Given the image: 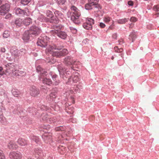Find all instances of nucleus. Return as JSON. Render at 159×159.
I'll use <instances>...</instances> for the list:
<instances>
[{
    "label": "nucleus",
    "instance_id": "obj_1",
    "mask_svg": "<svg viewBox=\"0 0 159 159\" xmlns=\"http://www.w3.org/2000/svg\"><path fill=\"white\" fill-rule=\"evenodd\" d=\"M36 70L40 74L39 80L42 83L48 85L52 84V82L49 78V75L47 74V72L43 69L40 66H39L36 68Z\"/></svg>",
    "mask_w": 159,
    "mask_h": 159
},
{
    "label": "nucleus",
    "instance_id": "obj_2",
    "mask_svg": "<svg viewBox=\"0 0 159 159\" xmlns=\"http://www.w3.org/2000/svg\"><path fill=\"white\" fill-rule=\"evenodd\" d=\"M72 15L71 17V20L76 24H79L81 22V20L79 19L80 13V11L75 7L73 6L71 7Z\"/></svg>",
    "mask_w": 159,
    "mask_h": 159
},
{
    "label": "nucleus",
    "instance_id": "obj_3",
    "mask_svg": "<svg viewBox=\"0 0 159 159\" xmlns=\"http://www.w3.org/2000/svg\"><path fill=\"white\" fill-rule=\"evenodd\" d=\"M6 68L5 74L8 75L10 74H13L14 75H17L18 70L16 69V68L13 63H8L5 65Z\"/></svg>",
    "mask_w": 159,
    "mask_h": 159
},
{
    "label": "nucleus",
    "instance_id": "obj_4",
    "mask_svg": "<svg viewBox=\"0 0 159 159\" xmlns=\"http://www.w3.org/2000/svg\"><path fill=\"white\" fill-rule=\"evenodd\" d=\"M58 70L59 72L60 76L64 79L65 76L66 78L69 77L68 75L71 74V73L69 70H66L65 68H63L61 65H59L57 67Z\"/></svg>",
    "mask_w": 159,
    "mask_h": 159
},
{
    "label": "nucleus",
    "instance_id": "obj_5",
    "mask_svg": "<svg viewBox=\"0 0 159 159\" xmlns=\"http://www.w3.org/2000/svg\"><path fill=\"white\" fill-rule=\"evenodd\" d=\"M28 31L30 33V34L33 37L38 35L42 32L40 28L35 25L31 26Z\"/></svg>",
    "mask_w": 159,
    "mask_h": 159
},
{
    "label": "nucleus",
    "instance_id": "obj_6",
    "mask_svg": "<svg viewBox=\"0 0 159 159\" xmlns=\"http://www.w3.org/2000/svg\"><path fill=\"white\" fill-rule=\"evenodd\" d=\"M25 52V51L24 49H22L19 51L15 47H12L10 50L11 56L15 58H16L20 55H22L23 54H21V52H23L24 53Z\"/></svg>",
    "mask_w": 159,
    "mask_h": 159
},
{
    "label": "nucleus",
    "instance_id": "obj_7",
    "mask_svg": "<svg viewBox=\"0 0 159 159\" xmlns=\"http://www.w3.org/2000/svg\"><path fill=\"white\" fill-rule=\"evenodd\" d=\"M94 20L91 18H86L85 22L83 24V27L85 29L91 30L92 29V26L94 24Z\"/></svg>",
    "mask_w": 159,
    "mask_h": 159
},
{
    "label": "nucleus",
    "instance_id": "obj_8",
    "mask_svg": "<svg viewBox=\"0 0 159 159\" xmlns=\"http://www.w3.org/2000/svg\"><path fill=\"white\" fill-rule=\"evenodd\" d=\"M10 6L8 3H5L0 7V14L4 15L10 10Z\"/></svg>",
    "mask_w": 159,
    "mask_h": 159
},
{
    "label": "nucleus",
    "instance_id": "obj_9",
    "mask_svg": "<svg viewBox=\"0 0 159 159\" xmlns=\"http://www.w3.org/2000/svg\"><path fill=\"white\" fill-rule=\"evenodd\" d=\"M68 52L66 49H63L61 51L58 52L55 51L52 53V55L53 56H56L57 57H61L64 56L68 54Z\"/></svg>",
    "mask_w": 159,
    "mask_h": 159
},
{
    "label": "nucleus",
    "instance_id": "obj_10",
    "mask_svg": "<svg viewBox=\"0 0 159 159\" xmlns=\"http://www.w3.org/2000/svg\"><path fill=\"white\" fill-rule=\"evenodd\" d=\"M47 37L45 36L43 38L41 37L39 39L37 43L38 46L41 47H45L47 45L48 41H47Z\"/></svg>",
    "mask_w": 159,
    "mask_h": 159
},
{
    "label": "nucleus",
    "instance_id": "obj_11",
    "mask_svg": "<svg viewBox=\"0 0 159 159\" xmlns=\"http://www.w3.org/2000/svg\"><path fill=\"white\" fill-rule=\"evenodd\" d=\"M64 63L67 65H73L71 67L72 69L74 67V65H77L76 62L74 61L72 57H67L65 58L64 61Z\"/></svg>",
    "mask_w": 159,
    "mask_h": 159
},
{
    "label": "nucleus",
    "instance_id": "obj_12",
    "mask_svg": "<svg viewBox=\"0 0 159 159\" xmlns=\"http://www.w3.org/2000/svg\"><path fill=\"white\" fill-rule=\"evenodd\" d=\"M98 1L99 0H88V2L89 3L94 6L95 11H99L101 9L100 5L98 4Z\"/></svg>",
    "mask_w": 159,
    "mask_h": 159
},
{
    "label": "nucleus",
    "instance_id": "obj_13",
    "mask_svg": "<svg viewBox=\"0 0 159 159\" xmlns=\"http://www.w3.org/2000/svg\"><path fill=\"white\" fill-rule=\"evenodd\" d=\"M46 15L48 17V18L47 19L48 21L51 23H55L57 22V20L53 16L52 11L49 10L47 11Z\"/></svg>",
    "mask_w": 159,
    "mask_h": 159
},
{
    "label": "nucleus",
    "instance_id": "obj_14",
    "mask_svg": "<svg viewBox=\"0 0 159 159\" xmlns=\"http://www.w3.org/2000/svg\"><path fill=\"white\" fill-rule=\"evenodd\" d=\"M9 157L11 159H21L22 157L20 153L15 152H11L9 154Z\"/></svg>",
    "mask_w": 159,
    "mask_h": 159
},
{
    "label": "nucleus",
    "instance_id": "obj_15",
    "mask_svg": "<svg viewBox=\"0 0 159 159\" xmlns=\"http://www.w3.org/2000/svg\"><path fill=\"white\" fill-rule=\"evenodd\" d=\"M79 74L77 72H75L73 75L72 76V78H69V81H71L72 80L73 81L74 83H76L79 81Z\"/></svg>",
    "mask_w": 159,
    "mask_h": 159
},
{
    "label": "nucleus",
    "instance_id": "obj_16",
    "mask_svg": "<svg viewBox=\"0 0 159 159\" xmlns=\"http://www.w3.org/2000/svg\"><path fill=\"white\" fill-rule=\"evenodd\" d=\"M39 91L35 87L33 86L30 89V93L31 96L36 97L39 94Z\"/></svg>",
    "mask_w": 159,
    "mask_h": 159
},
{
    "label": "nucleus",
    "instance_id": "obj_17",
    "mask_svg": "<svg viewBox=\"0 0 159 159\" xmlns=\"http://www.w3.org/2000/svg\"><path fill=\"white\" fill-rule=\"evenodd\" d=\"M62 28L61 25H56L53 26V30H51V33L53 34L54 35H55V34L59 32Z\"/></svg>",
    "mask_w": 159,
    "mask_h": 159
},
{
    "label": "nucleus",
    "instance_id": "obj_18",
    "mask_svg": "<svg viewBox=\"0 0 159 159\" xmlns=\"http://www.w3.org/2000/svg\"><path fill=\"white\" fill-rule=\"evenodd\" d=\"M63 47L62 46H59L58 45H57V46L54 45L52 46H50L49 48L47 49V50H48V52H52V50H60Z\"/></svg>",
    "mask_w": 159,
    "mask_h": 159
},
{
    "label": "nucleus",
    "instance_id": "obj_19",
    "mask_svg": "<svg viewBox=\"0 0 159 159\" xmlns=\"http://www.w3.org/2000/svg\"><path fill=\"white\" fill-rule=\"evenodd\" d=\"M32 37H33L30 34L29 31L27 30L24 33L22 38L25 42H27Z\"/></svg>",
    "mask_w": 159,
    "mask_h": 159
},
{
    "label": "nucleus",
    "instance_id": "obj_20",
    "mask_svg": "<svg viewBox=\"0 0 159 159\" xmlns=\"http://www.w3.org/2000/svg\"><path fill=\"white\" fill-rule=\"evenodd\" d=\"M14 11L16 15L20 16H22L26 14L24 10H22L19 8H15L14 9Z\"/></svg>",
    "mask_w": 159,
    "mask_h": 159
},
{
    "label": "nucleus",
    "instance_id": "obj_21",
    "mask_svg": "<svg viewBox=\"0 0 159 159\" xmlns=\"http://www.w3.org/2000/svg\"><path fill=\"white\" fill-rule=\"evenodd\" d=\"M7 147L9 149H14L17 148V145L13 141H10L8 143Z\"/></svg>",
    "mask_w": 159,
    "mask_h": 159
},
{
    "label": "nucleus",
    "instance_id": "obj_22",
    "mask_svg": "<svg viewBox=\"0 0 159 159\" xmlns=\"http://www.w3.org/2000/svg\"><path fill=\"white\" fill-rule=\"evenodd\" d=\"M55 35H57L59 37L63 39H65L67 36V35L65 32L60 31Z\"/></svg>",
    "mask_w": 159,
    "mask_h": 159
},
{
    "label": "nucleus",
    "instance_id": "obj_23",
    "mask_svg": "<svg viewBox=\"0 0 159 159\" xmlns=\"http://www.w3.org/2000/svg\"><path fill=\"white\" fill-rule=\"evenodd\" d=\"M42 138L44 140L45 142L47 143L48 142H50L52 140L51 135L49 134H44L43 135Z\"/></svg>",
    "mask_w": 159,
    "mask_h": 159
},
{
    "label": "nucleus",
    "instance_id": "obj_24",
    "mask_svg": "<svg viewBox=\"0 0 159 159\" xmlns=\"http://www.w3.org/2000/svg\"><path fill=\"white\" fill-rule=\"evenodd\" d=\"M18 144L20 146H25L27 143V142L25 139L22 138H19L17 140Z\"/></svg>",
    "mask_w": 159,
    "mask_h": 159
},
{
    "label": "nucleus",
    "instance_id": "obj_25",
    "mask_svg": "<svg viewBox=\"0 0 159 159\" xmlns=\"http://www.w3.org/2000/svg\"><path fill=\"white\" fill-rule=\"evenodd\" d=\"M54 13L55 16L59 20L63 19L64 18V15L60 11H55Z\"/></svg>",
    "mask_w": 159,
    "mask_h": 159
},
{
    "label": "nucleus",
    "instance_id": "obj_26",
    "mask_svg": "<svg viewBox=\"0 0 159 159\" xmlns=\"http://www.w3.org/2000/svg\"><path fill=\"white\" fill-rule=\"evenodd\" d=\"M56 93H52L49 96L47 97V99L50 101H53L54 99L56 98Z\"/></svg>",
    "mask_w": 159,
    "mask_h": 159
},
{
    "label": "nucleus",
    "instance_id": "obj_27",
    "mask_svg": "<svg viewBox=\"0 0 159 159\" xmlns=\"http://www.w3.org/2000/svg\"><path fill=\"white\" fill-rule=\"evenodd\" d=\"M32 22V20L29 17H27L23 20V24L26 25H29Z\"/></svg>",
    "mask_w": 159,
    "mask_h": 159
},
{
    "label": "nucleus",
    "instance_id": "obj_28",
    "mask_svg": "<svg viewBox=\"0 0 159 159\" xmlns=\"http://www.w3.org/2000/svg\"><path fill=\"white\" fill-rule=\"evenodd\" d=\"M15 24L19 26H21L23 24V20L20 19H16L15 21Z\"/></svg>",
    "mask_w": 159,
    "mask_h": 159
},
{
    "label": "nucleus",
    "instance_id": "obj_29",
    "mask_svg": "<svg viewBox=\"0 0 159 159\" xmlns=\"http://www.w3.org/2000/svg\"><path fill=\"white\" fill-rule=\"evenodd\" d=\"M129 19L124 18V19H120L117 21V22L119 24H124L128 21Z\"/></svg>",
    "mask_w": 159,
    "mask_h": 159
},
{
    "label": "nucleus",
    "instance_id": "obj_30",
    "mask_svg": "<svg viewBox=\"0 0 159 159\" xmlns=\"http://www.w3.org/2000/svg\"><path fill=\"white\" fill-rule=\"evenodd\" d=\"M10 34V32L8 30H5L2 34V36L4 38H7L9 37Z\"/></svg>",
    "mask_w": 159,
    "mask_h": 159
},
{
    "label": "nucleus",
    "instance_id": "obj_31",
    "mask_svg": "<svg viewBox=\"0 0 159 159\" xmlns=\"http://www.w3.org/2000/svg\"><path fill=\"white\" fill-rule=\"evenodd\" d=\"M93 6L94 7V6L93 5L89 3V2H88V3L85 5V7L86 9L89 10L93 9Z\"/></svg>",
    "mask_w": 159,
    "mask_h": 159
},
{
    "label": "nucleus",
    "instance_id": "obj_32",
    "mask_svg": "<svg viewBox=\"0 0 159 159\" xmlns=\"http://www.w3.org/2000/svg\"><path fill=\"white\" fill-rule=\"evenodd\" d=\"M111 18L108 16H105L103 18V20L104 22L106 23H108L111 20Z\"/></svg>",
    "mask_w": 159,
    "mask_h": 159
},
{
    "label": "nucleus",
    "instance_id": "obj_33",
    "mask_svg": "<svg viewBox=\"0 0 159 159\" xmlns=\"http://www.w3.org/2000/svg\"><path fill=\"white\" fill-rule=\"evenodd\" d=\"M34 152L35 154L39 155H41L42 151L40 148H36L34 149Z\"/></svg>",
    "mask_w": 159,
    "mask_h": 159
},
{
    "label": "nucleus",
    "instance_id": "obj_34",
    "mask_svg": "<svg viewBox=\"0 0 159 159\" xmlns=\"http://www.w3.org/2000/svg\"><path fill=\"white\" fill-rule=\"evenodd\" d=\"M39 20L41 21H48L47 19L44 18V16L43 15H40L38 18Z\"/></svg>",
    "mask_w": 159,
    "mask_h": 159
},
{
    "label": "nucleus",
    "instance_id": "obj_35",
    "mask_svg": "<svg viewBox=\"0 0 159 159\" xmlns=\"http://www.w3.org/2000/svg\"><path fill=\"white\" fill-rule=\"evenodd\" d=\"M129 37L131 38L132 39V42H133L134 40L135 39L136 37V36L135 35V33L134 32H132L131 34H130Z\"/></svg>",
    "mask_w": 159,
    "mask_h": 159
},
{
    "label": "nucleus",
    "instance_id": "obj_36",
    "mask_svg": "<svg viewBox=\"0 0 159 159\" xmlns=\"http://www.w3.org/2000/svg\"><path fill=\"white\" fill-rule=\"evenodd\" d=\"M69 134V133H66V132H64L62 134L61 136L59 137V140H58V141H60V140H61V138H63L66 136H68Z\"/></svg>",
    "mask_w": 159,
    "mask_h": 159
},
{
    "label": "nucleus",
    "instance_id": "obj_37",
    "mask_svg": "<svg viewBox=\"0 0 159 159\" xmlns=\"http://www.w3.org/2000/svg\"><path fill=\"white\" fill-rule=\"evenodd\" d=\"M31 0H21V3L24 5H27L30 1Z\"/></svg>",
    "mask_w": 159,
    "mask_h": 159
},
{
    "label": "nucleus",
    "instance_id": "obj_38",
    "mask_svg": "<svg viewBox=\"0 0 159 159\" xmlns=\"http://www.w3.org/2000/svg\"><path fill=\"white\" fill-rule=\"evenodd\" d=\"M31 138L32 140L34 141L36 143H38L40 141L39 139L37 136H33Z\"/></svg>",
    "mask_w": 159,
    "mask_h": 159
},
{
    "label": "nucleus",
    "instance_id": "obj_39",
    "mask_svg": "<svg viewBox=\"0 0 159 159\" xmlns=\"http://www.w3.org/2000/svg\"><path fill=\"white\" fill-rule=\"evenodd\" d=\"M49 75V76L50 75L51 76H52V78L53 80H56V78L57 77V75L54 74L52 72H50Z\"/></svg>",
    "mask_w": 159,
    "mask_h": 159
},
{
    "label": "nucleus",
    "instance_id": "obj_40",
    "mask_svg": "<svg viewBox=\"0 0 159 159\" xmlns=\"http://www.w3.org/2000/svg\"><path fill=\"white\" fill-rule=\"evenodd\" d=\"M0 121L1 123L4 125H5L7 124V121L5 119V118L4 117H0Z\"/></svg>",
    "mask_w": 159,
    "mask_h": 159
},
{
    "label": "nucleus",
    "instance_id": "obj_41",
    "mask_svg": "<svg viewBox=\"0 0 159 159\" xmlns=\"http://www.w3.org/2000/svg\"><path fill=\"white\" fill-rule=\"evenodd\" d=\"M65 129V127L63 126L57 127L55 128V130L56 131H63Z\"/></svg>",
    "mask_w": 159,
    "mask_h": 159
},
{
    "label": "nucleus",
    "instance_id": "obj_42",
    "mask_svg": "<svg viewBox=\"0 0 159 159\" xmlns=\"http://www.w3.org/2000/svg\"><path fill=\"white\" fill-rule=\"evenodd\" d=\"M56 1L58 4L63 5L65 2L66 0H56Z\"/></svg>",
    "mask_w": 159,
    "mask_h": 159
},
{
    "label": "nucleus",
    "instance_id": "obj_43",
    "mask_svg": "<svg viewBox=\"0 0 159 159\" xmlns=\"http://www.w3.org/2000/svg\"><path fill=\"white\" fill-rule=\"evenodd\" d=\"M0 159H5L4 154L3 152L1 150H0Z\"/></svg>",
    "mask_w": 159,
    "mask_h": 159
},
{
    "label": "nucleus",
    "instance_id": "obj_44",
    "mask_svg": "<svg viewBox=\"0 0 159 159\" xmlns=\"http://www.w3.org/2000/svg\"><path fill=\"white\" fill-rule=\"evenodd\" d=\"M12 94L15 97H17L20 94V92L18 91L13 90L12 91Z\"/></svg>",
    "mask_w": 159,
    "mask_h": 159
},
{
    "label": "nucleus",
    "instance_id": "obj_45",
    "mask_svg": "<svg viewBox=\"0 0 159 159\" xmlns=\"http://www.w3.org/2000/svg\"><path fill=\"white\" fill-rule=\"evenodd\" d=\"M70 28L71 32L73 34H75L76 33L77 30L76 29L73 27H70Z\"/></svg>",
    "mask_w": 159,
    "mask_h": 159
},
{
    "label": "nucleus",
    "instance_id": "obj_46",
    "mask_svg": "<svg viewBox=\"0 0 159 159\" xmlns=\"http://www.w3.org/2000/svg\"><path fill=\"white\" fill-rule=\"evenodd\" d=\"M153 10L156 11H159V5H155L153 8Z\"/></svg>",
    "mask_w": 159,
    "mask_h": 159
},
{
    "label": "nucleus",
    "instance_id": "obj_47",
    "mask_svg": "<svg viewBox=\"0 0 159 159\" xmlns=\"http://www.w3.org/2000/svg\"><path fill=\"white\" fill-rule=\"evenodd\" d=\"M130 20L131 22H135L137 21V19L135 17H132L130 18Z\"/></svg>",
    "mask_w": 159,
    "mask_h": 159
},
{
    "label": "nucleus",
    "instance_id": "obj_48",
    "mask_svg": "<svg viewBox=\"0 0 159 159\" xmlns=\"http://www.w3.org/2000/svg\"><path fill=\"white\" fill-rule=\"evenodd\" d=\"M55 119L54 118H50V121H53V123H54V122H57V123H58V124H59L60 123V122H59V121L58 120H56V121H55L54 120H55Z\"/></svg>",
    "mask_w": 159,
    "mask_h": 159
},
{
    "label": "nucleus",
    "instance_id": "obj_49",
    "mask_svg": "<svg viewBox=\"0 0 159 159\" xmlns=\"http://www.w3.org/2000/svg\"><path fill=\"white\" fill-rule=\"evenodd\" d=\"M4 74V72L3 70V69L2 67H0V75L1 76L2 75Z\"/></svg>",
    "mask_w": 159,
    "mask_h": 159
},
{
    "label": "nucleus",
    "instance_id": "obj_50",
    "mask_svg": "<svg viewBox=\"0 0 159 159\" xmlns=\"http://www.w3.org/2000/svg\"><path fill=\"white\" fill-rule=\"evenodd\" d=\"M99 26L103 28L105 26V25L103 23L101 22L99 24Z\"/></svg>",
    "mask_w": 159,
    "mask_h": 159
},
{
    "label": "nucleus",
    "instance_id": "obj_51",
    "mask_svg": "<svg viewBox=\"0 0 159 159\" xmlns=\"http://www.w3.org/2000/svg\"><path fill=\"white\" fill-rule=\"evenodd\" d=\"M11 14H8L6 16L5 18L6 19H8L11 18Z\"/></svg>",
    "mask_w": 159,
    "mask_h": 159
},
{
    "label": "nucleus",
    "instance_id": "obj_52",
    "mask_svg": "<svg viewBox=\"0 0 159 159\" xmlns=\"http://www.w3.org/2000/svg\"><path fill=\"white\" fill-rule=\"evenodd\" d=\"M6 49L4 48H1L0 49V51L1 52L4 53L6 52Z\"/></svg>",
    "mask_w": 159,
    "mask_h": 159
},
{
    "label": "nucleus",
    "instance_id": "obj_53",
    "mask_svg": "<svg viewBox=\"0 0 159 159\" xmlns=\"http://www.w3.org/2000/svg\"><path fill=\"white\" fill-rule=\"evenodd\" d=\"M128 4L129 6H132L133 5V2L132 1H129L128 2Z\"/></svg>",
    "mask_w": 159,
    "mask_h": 159
},
{
    "label": "nucleus",
    "instance_id": "obj_54",
    "mask_svg": "<svg viewBox=\"0 0 159 159\" xmlns=\"http://www.w3.org/2000/svg\"><path fill=\"white\" fill-rule=\"evenodd\" d=\"M112 38L114 39H116L117 37V35L115 33L112 35Z\"/></svg>",
    "mask_w": 159,
    "mask_h": 159
},
{
    "label": "nucleus",
    "instance_id": "obj_55",
    "mask_svg": "<svg viewBox=\"0 0 159 159\" xmlns=\"http://www.w3.org/2000/svg\"><path fill=\"white\" fill-rule=\"evenodd\" d=\"M59 83L60 81L59 80H58L57 81H56L54 84L55 85H57Z\"/></svg>",
    "mask_w": 159,
    "mask_h": 159
},
{
    "label": "nucleus",
    "instance_id": "obj_56",
    "mask_svg": "<svg viewBox=\"0 0 159 159\" xmlns=\"http://www.w3.org/2000/svg\"><path fill=\"white\" fill-rule=\"evenodd\" d=\"M19 74H20V75H24L25 74V73L24 71H20L19 72Z\"/></svg>",
    "mask_w": 159,
    "mask_h": 159
},
{
    "label": "nucleus",
    "instance_id": "obj_57",
    "mask_svg": "<svg viewBox=\"0 0 159 159\" xmlns=\"http://www.w3.org/2000/svg\"><path fill=\"white\" fill-rule=\"evenodd\" d=\"M119 44H121L124 43V41L122 39H120L118 41Z\"/></svg>",
    "mask_w": 159,
    "mask_h": 159
},
{
    "label": "nucleus",
    "instance_id": "obj_58",
    "mask_svg": "<svg viewBox=\"0 0 159 159\" xmlns=\"http://www.w3.org/2000/svg\"><path fill=\"white\" fill-rule=\"evenodd\" d=\"M123 49L122 48H119L118 49V50L117 51V52H121L123 51Z\"/></svg>",
    "mask_w": 159,
    "mask_h": 159
},
{
    "label": "nucleus",
    "instance_id": "obj_59",
    "mask_svg": "<svg viewBox=\"0 0 159 159\" xmlns=\"http://www.w3.org/2000/svg\"><path fill=\"white\" fill-rule=\"evenodd\" d=\"M73 108H72L71 109V111H67V112L70 114L73 113Z\"/></svg>",
    "mask_w": 159,
    "mask_h": 159
},
{
    "label": "nucleus",
    "instance_id": "obj_60",
    "mask_svg": "<svg viewBox=\"0 0 159 159\" xmlns=\"http://www.w3.org/2000/svg\"><path fill=\"white\" fill-rule=\"evenodd\" d=\"M3 27V25L2 24H0V30Z\"/></svg>",
    "mask_w": 159,
    "mask_h": 159
},
{
    "label": "nucleus",
    "instance_id": "obj_61",
    "mask_svg": "<svg viewBox=\"0 0 159 159\" xmlns=\"http://www.w3.org/2000/svg\"><path fill=\"white\" fill-rule=\"evenodd\" d=\"M118 47H115L114 48V49L115 51L117 52V51L118 50Z\"/></svg>",
    "mask_w": 159,
    "mask_h": 159
},
{
    "label": "nucleus",
    "instance_id": "obj_62",
    "mask_svg": "<svg viewBox=\"0 0 159 159\" xmlns=\"http://www.w3.org/2000/svg\"><path fill=\"white\" fill-rule=\"evenodd\" d=\"M7 59L9 61H11L12 60V59L11 57H7Z\"/></svg>",
    "mask_w": 159,
    "mask_h": 159
},
{
    "label": "nucleus",
    "instance_id": "obj_63",
    "mask_svg": "<svg viewBox=\"0 0 159 159\" xmlns=\"http://www.w3.org/2000/svg\"><path fill=\"white\" fill-rule=\"evenodd\" d=\"M2 1L1 0H0V5L2 3Z\"/></svg>",
    "mask_w": 159,
    "mask_h": 159
},
{
    "label": "nucleus",
    "instance_id": "obj_64",
    "mask_svg": "<svg viewBox=\"0 0 159 159\" xmlns=\"http://www.w3.org/2000/svg\"><path fill=\"white\" fill-rule=\"evenodd\" d=\"M19 0H13V1L15 2H16V1H18Z\"/></svg>",
    "mask_w": 159,
    "mask_h": 159
}]
</instances>
